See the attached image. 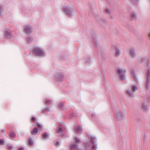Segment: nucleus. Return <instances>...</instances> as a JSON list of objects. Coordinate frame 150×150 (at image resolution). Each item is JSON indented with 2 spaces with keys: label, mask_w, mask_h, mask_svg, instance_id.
<instances>
[{
  "label": "nucleus",
  "mask_w": 150,
  "mask_h": 150,
  "mask_svg": "<svg viewBox=\"0 0 150 150\" xmlns=\"http://www.w3.org/2000/svg\"><path fill=\"white\" fill-rule=\"evenodd\" d=\"M125 70H123L122 69L118 68L117 69L116 73L121 80H124L125 79Z\"/></svg>",
  "instance_id": "1"
},
{
  "label": "nucleus",
  "mask_w": 150,
  "mask_h": 150,
  "mask_svg": "<svg viewBox=\"0 0 150 150\" xmlns=\"http://www.w3.org/2000/svg\"><path fill=\"white\" fill-rule=\"evenodd\" d=\"M62 11L64 13L70 16L72 15V13L74 11V9L71 6H64L63 7Z\"/></svg>",
  "instance_id": "2"
},
{
  "label": "nucleus",
  "mask_w": 150,
  "mask_h": 150,
  "mask_svg": "<svg viewBox=\"0 0 150 150\" xmlns=\"http://www.w3.org/2000/svg\"><path fill=\"white\" fill-rule=\"evenodd\" d=\"M115 117L117 120L120 121L124 118L125 115L121 110H117L116 111Z\"/></svg>",
  "instance_id": "3"
},
{
  "label": "nucleus",
  "mask_w": 150,
  "mask_h": 150,
  "mask_svg": "<svg viewBox=\"0 0 150 150\" xmlns=\"http://www.w3.org/2000/svg\"><path fill=\"white\" fill-rule=\"evenodd\" d=\"M146 81L145 84L146 89H148L150 87V69H147V74H146Z\"/></svg>",
  "instance_id": "4"
},
{
  "label": "nucleus",
  "mask_w": 150,
  "mask_h": 150,
  "mask_svg": "<svg viewBox=\"0 0 150 150\" xmlns=\"http://www.w3.org/2000/svg\"><path fill=\"white\" fill-rule=\"evenodd\" d=\"M23 31L27 35H30L32 32V26L29 25H25L23 26Z\"/></svg>",
  "instance_id": "5"
},
{
  "label": "nucleus",
  "mask_w": 150,
  "mask_h": 150,
  "mask_svg": "<svg viewBox=\"0 0 150 150\" xmlns=\"http://www.w3.org/2000/svg\"><path fill=\"white\" fill-rule=\"evenodd\" d=\"M33 54L39 56L43 57L45 55L44 52L38 47L35 48L33 50Z\"/></svg>",
  "instance_id": "6"
},
{
  "label": "nucleus",
  "mask_w": 150,
  "mask_h": 150,
  "mask_svg": "<svg viewBox=\"0 0 150 150\" xmlns=\"http://www.w3.org/2000/svg\"><path fill=\"white\" fill-rule=\"evenodd\" d=\"M55 78L57 81H62L63 79L64 75L62 72L57 73L55 76Z\"/></svg>",
  "instance_id": "7"
},
{
  "label": "nucleus",
  "mask_w": 150,
  "mask_h": 150,
  "mask_svg": "<svg viewBox=\"0 0 150 150\" xmlns=\"http://www.w3.org/2000/svg\"><path fill=\"white\" fill-rule=\"evenodd\" d=\"M91 142L92 143L93 145L92 146V150H96L97 145L95 144V142H97L96 138L95 137L91 136Z\"/></svg>",
  "instance_id": "8"
},
{
  "label": "nucleus",
  "mask_w": 150,
  "mask_h": 150,
  "mask_svg": "<svg viewBox=\"0 0 150 150\" xmlns=\"http://www.w3.org/2000/svg\"><path fill=\"white\" fill-rule=\"evenodd\" d=\"M129 55L133 59L135 58L136 57V54L134 49L132 48L129 49Z\"/></svg>",
  "instance_id": "9"
},
{
  "label": "nucleus",
  "mask_w": 150,
  "mask_h": 150,
  "mask_svg": "<svg viewBox=\"0 0 150 150\" xmlns=\"http://www.w3.org/2000/svg\"><path fill=\"white\" fill-rule=\"evenodd\" d=\"M92 37L93 40L94 44L95 47L96 48L97 47V40L96 39V35L94 33H93L92 35Z\"/></svg>",
  "instance_id": "10"
},
{
  "label": "nucleus",
  "mask_w": 150,
  "mask_h": 150,
  "mask_svg": "<svg viewBox=\"0 0 150 150\" xmlns=\"http://www.w3.org/2000/svg\"><path fill=\"white\" fill-rule=\"evenodd\" d=\"M74 129L77 133L79 134L81 132L82 127L80 126H75Z\"/></svg>",
  "instance_id": "11"
},
{
  "label": "nucleus",
  "mask_w": 150,
  "mask_h": 150,
  "mask_svg": "<svg viewBox=\"0 0 150 150\" xmlns=\"http://www.w3.org/2000/svg\"><path fill=\"white\" fill-rule=\"evenodd\" d=\"M70 148L71 150H77L79 148V147L77 144H72L70 145Z\"/></svg>",
  "instance_id": "12"
},
{
  "label": "nucleus",
  "mask_w": 150,
  "mask_h": 150,
  "mask_svg": "<svg viewBox=\"0 0 150 150\" xmlns=\"http://www.w3.org/2000/svg\"><path fill=\"white\" fill-rule=\"evenodd\" d=\"M142 61L143 62H144L146 64V65L148 67L149 64V60L148 58H147L146 57H143L142 58Z\"/></svg>",
  "instance_id": "13"
},
{
  "label": "nucleus",
  "mask_w": 150,
  "mask_h": 150,
  "mask_svg": "<svg viewBox=\"0 0 150 150\" xmlns=\"http://www.w3.org/2000/svg\"><path fill=\"white\" fill-rule=\"evenodd\" d=\"M33 39L32 37H28L25 40V42L28 44H30L33 41Z\"/></svg>",
  "instance_id": "14"
},
{
  "label": "nucleus",
  "mask_w": 150,
  "mask_h": 150,
  "mask_svg": "<svg viewBox=\"0 0 150 150\" xmlns=\"http://www.w3.org/2000/svg\"><path fill=\"white\" fill-rule=\"evenodd\" d=\"M130 18L132 20L136 21L137 19V16L135 13H132L130 15Z\"/></svg>",
  "instance_id": "15"
},
{
  "label": "nucleus",
  "mask_w": 150,
  "mask_h": 150,
  "mask_svg": "<svg viewBox=\"0 0 150 150\" xmlns=\"http://www.w3.org/2000/svg\"><path fill=\"white\" fill-rule=\"evenodd\" d=\"M130 74L131 76L134 79L137 80V76L136 75L134 70L132 69L130 71Z\"/></svg>",
  "instance_id": "16"
},
{
  "label": "nucleus",
  "mask_w": 150,
  "mask_h": 150,
  "mask_svg": "<svg viewBox=\"0 0 150 150\" xmlns=\"http://www.w3.org/2000/svg\"><path fill=\"white\" fill-rule=\"evenodd\" d=\"M4 35L6 36L7 38H9L11 37V34L7 30H6L4 31Z\"/></svg>",
  "instance_id": "17"
},
{
  "label": "nucleus",
  "mask_w": 150,
  "mask_h": 150,
  "mask_svg": "<svg viewBox=\"0 0 150 150\" xmlns=\"http://www.w3.org/2000/svg\"><path fill=\"white\" fill-rule=\"evenodd\" d=\"M50 111V108L48 106H47L41 110V113H44L48 112Z\"/></svg>",
  "instance_id": "18"
},
{
  "label": "nucleus",
  "mask_w": 150,
  "mask_h": 150,
  "mask_svg": "<svg viewBox=\"0 0 150 150\" xmlns=\"http://www.w3.org/2000/svg\"><path fill=\"white\" fill-rule=\"evenodd\" d=\"M42 137L44 139H46L49 138V135L47 133L45 132L42 134Z\"/></svg>",
  "instance_id": "19"
},
{
  "label": "nucleus",
  "mask_w": 150,
  "mask_h": 150,
  "mask_svg": "<svg viewBox=\"0 0 150 150\" xmlns=\"http://www.w3.org/2000/svg\"><path fill=\"white\" fill-rule=\"evenodd\" d=\"M38 129L37 127H35L31 132V134L33 135H35L38 133Z\"/></svg>",
  "instance_id": "20"
},
{
  "label": "nucleus",
  "mask_w": 150,
  "mask_h": 150,
  "mask_svg": "<svg viewBox=\"0 0 150 150\" xmlns=\"http://www.w3.org/2000/svg\"><path fill=\"white\" fill-rule=\"evenodd\" d=\"M98 22L99 24L101 25H103L105 24V21H104L103 18H100V20H98Z\"/></svg>",
  "instance_id": "21"
},
{
  "label": "nucleus",
  "mask_w": 150,
  "mask_h": 150,
  "mask_svg": "<svg viewBox=\"0 0 150 150\" xmlns=\"http://www.w3.org/2000/svg\"><path fill=\"white\" fill-rule=\"evenodd\" d=\"M116 52L115 54L116 56H118L120 55V51L119 49L117 47H115Z\"/></svg>",
  "instance_id": "22"
},
{
  "label": "nucleus",
  "mask_w": 150,
  "mask_h": 150,
  "mask_svg": "<svg viewBox=\"0 0 150 150\" xmlns=\"http://www.w3.org/2000/svg\"><path fill=\"white\" fill-rule=\"evenodd\" d=\"M9 135L10 137L11 138H15L16 136L15 133L13 132H11L10 133H9Z\"/></svg>",
  "instance_id": "23"
},
{
  "label": "nucleus",
  "mask_w": 150,
  "mask_h": 150,
  "mask_svg": "<svg viewBox=\"0 0 150 150\" xmlns=\"http://www.w3.org/2000/svg\"><path fill=\"white\" fill-rule=\"evenodd\" d=\"M63 132V130L62 128H60L57 131V133L59 134H61V135H59V136H60L61 137H62L63 136V134L62 133Z\"/></svg>",
  "instance_id": "24"
},
{
  "label": "nucleus",
  "mask_w": 150,
  "mask_h": 150,
  "mask_svg": "<svg viewBox=\"0 0 150 150\" xmlns=\"http://www.w3.org/2000/svg\"><path fill=\"white\" fill-rule=\"evenodd\" d=\"M126 94L127 95H129V97H131L132 96L133 93L129 89L127 90L126 91Z\"/></svg>",
  "instance_id": "25"
},
{
  "label": "nucleus",
  "mask_w": 150,
  "mask_h": 150,
  "mask_svg": "<svg viewBox=\"0 0 150 150\" xmlns=\"http://www.w3.org/2000/svg\"><path fill=\"white\" fill-rule=\"evenodd\" d=\"M148 108L147 105H146L144 103H143L142 105V108L144 110H146Z\"/></svg>",
  "instance_id": "26"
},
{
  "label": "nucleus",
  "mask_w": 150,
  "mask_h": 150,
  "mask_svg": "<svg viewBox=\"0 0 150 150\" xmlns=\"http://www.w3.org/2000/svg\"><path fill=\"white\" fill-rule=\"evenodd\" d=\"M54 144L57 146H59L60 144V143L57 140H56L54 141Z\"/></svg>",
  "instance_id": "27"
},
{
  "label": "nucleus",
  "mask_w": 150,
  "mask_h": 150,
  "mask_svg": "<svg viewBox=\"0 0 150 150\" xmlns=\"http://www.w3.org/2000/svg\"><path fill=\"white\" fill-rule=\"evenodd\" d=\"M97 50L98 54V55H100V53H101V55H102V59H104L105 58L103 56V53L101 52V51L98 50V49H97Z\"/></svg>",
  "instance_id": "28"
},
{
  "label": "nucleus",
  "mask_w": 150,
  "mask_h": 150,
  "mask_svg": "<svg viewBox=\"0 0 150 150\" xmlns=\"http://www.w3.org/2000/svg\"><path fill=\"white\" fill-rule=\"evenodd\" d=\"M75 141L76 144H79L81 142V140L76 137L75 138Z\"/></svg>",
  "instance_id": "29"
},
{
  "label": "nucleus",
  "mask_w": 150,
  "mask_h": 150,
  "mask_svg": "<svg viewBox=\"0 0 150 150\" xmlns=\"http://www.w3.org/2000/svg\"><path fill=\"white\" fill-rule=\"evenodd\" d=\"M85 62L86 64H89L90 63V60L89 59H85Z\"/></svg>",
  "instance_id": "30"
},
{
  "label": "nucleus",
  "mask_w": 150,
  "mask_h": 150,
  "mask_svg": "<svg viewBox=\"0 0 150 150\" xmlns=\"http://www.w3.org/2000/svg\"><path fill=\"white\" fill-rule=\"evenodd\" d=\"M132 89L134 91H135L137 90V88L136 86H132Z\"/></svg>",
  "instance_id": "31"
},
{
  "label": "nucleus",
  "mask_w": 150,
  "mask_h": 150,
  "mask_svg": "<svg viewBox=\"0 0 150 150\" xmlns=\"http://www.w3.org/2000/svg\"><path fill=\"white\" fill-rule=\"evenodd\" d=\"M105 12L106 14H110V12L109 10L107 8H106L105 9Z\"/></svg>",
  "instance_id": "32"
},
{
  "label": "nucleus",
  "mask_w": 150,
  "mask_h": 150,
  "mask_svg": "<svg viewBox=\"0 0 150 150\" xmlns=\"http://www.w3.org/2000/svg\"><path fill=\"white\" fill-rule=\"evenodd\" d=\"M64 105L63 103H60L59 105V107L60 108H62Z\"/></svg>",
  "instance_id": "33"
},
{
  "label": "nucleus",
  "mask_w": 150,
  "mask_h": 150,
  "mask_svg": "<svg viewBox=\"0 0 150 150\" xmlns=\"http://www.w3.org/2000/svg\"><path fill=\"white\" fill-rule=\"evenodd\" d=\"M51 102V100H48L47 99H46L45 103L47 104H50Z\"/></svg>",
  "instance_id": "34"
},
{
  "label": "nucleus",
  "mask_w": 150,
  "mask_h": 150,
  "mask_svg": "<svg viewBox=\"0 0 150 150\" xmlns=\"http://www.w3.org/2000/svg\"><path fill=\"white\" fill-rule=\"evenodd\" d=\"M77 117V115H75L74 113H72L70 115V117L71 118L73 117Z\"/></svg>",
  "instance_id": "35"
},
{
  "label": "nucleus",
  "mask_w": 150,
  "mask_h": 150,
  "mask_svg": "<svg viewBox=\"0 0 150 150\" xmlns=\"http://www.w3.org/2000/svg\"><path fill=\"white\" fill-rule=\"evenodd\" d=\"M5 144V142L4 141L1 139H0V145H4Z\"/></svg>",
  "instance_id": "36"
},
{
  "label": "nucleus",
  "mask_w": 150,
  "mask_h": 150,
  "mask_svg": "<svg viewBox=\"0 0 150 150\" xmlns=\"http://www.w3.org/2000/svg\"><path fill=\"white\" fill-rule=\"evenodd\" d=\"M28 144L30 145H32L33 144V142L30 139H29Z\"/></svg>",
  "instance_id": "37"
},
{
  "label": "nucleus",
  "mask_w": 150,
  "mask_h": 150,
  "mask_svg": "<svg viewBox=\"0 0 150 150\" xmlns=\"http://www.w3.org/2000/svg\"><path fill=\"white\" fill-rule=\"evenodd\" d=\"M84 145H85V147L86 149V148H87L88 147H90V146L89 144H88V143H86Z\"/></svg>",
  "instance_id": "38"
},
{
  "label": "nucleus",
  "mask_w": 150,
  "mask_h": 150,
  "mask_svg": "<svg viewBox=\"0 0 150 150\" xmlns=\"http://www.w3.org/2000/svg\"><path fill=\"white\" fill-rule=\"evenodd\" d=\"M37 126L39 128L40 130H41L42 129V127L41 125L39 124H38Z\"/></svg>",
  "instance_id": "39"
},
{
  "label": "nucleus",
  "mask_w": 150,
  "mask_h": 150,
  "mask_svg": "<svg viewBox=\"0 0 150 150\" xmlns=\"http://www.w3.org/2000/svg\"><path fill=\"white\" fill-rule=\"evenodd\" d=\"M7 148L8 149L10 150L12 149V146L11 145H8L7 146Z\"/></svg>",
  "instance_id": "40"
},
{
  "label": "nucleus",
  "mask_w": 150,
  "mask_h": 150,
  "mask_svg": "<svg viewBox=\"0 0 150 150\" xmlns=\"http://www.w3.org/2000/svg\"><path fill=\"white\" fill-rule=\"evenodd\" d=\"M130 1L133 3L136 4V3L138 1V0H130Z\"/></svg>",
  "instance_id": "41"
},
{
  "label": "nucleus",
  "mask_w": 150,
  "mask_h": 150,
  "mask_svg": "<svg viewBox=\"0 0 150 150\" xmlns=\"http://www.w3.org/2000/svg\"><path fill=\"white\" fill-rule=\"evenodd\" d=\"M129 29L130 30V31H133L134 29V28L130 26L129 28Z\"/></svg>",
  "instance_id": "42"
},
{
  "label": "nucleus",
  "mask_w": 150,
  "mask_h": 150,
  "mask_svg": "<svg viewBox=\"0 0 150 150\" xmlns=\"http://www.w3.org/2000/svg\"><path fill=\"white\" fill-rule=\"evenodd\" d=\"M36 120V119L34 117H33L32 118V120L33 122L35 121V120Z\"/></svg>",
  "instance_id": "43"
},
{
  "label": "nucleus",
  "mask_w": 150,
  "mask_h": 150,
  "mask_svg": "<svg viewBox=\"0 0 150 150\" xmlns=\"http://www.w3.org/2000/svg\"><path fill=\"white\" fill-rule=\"evenodd\" d=\"M1 10L2 8L1 6H0V16H1Z\"/></svg>",
  "instance_id": "44"
},
{
  "label": "nucleus",
  "mask_w": 150,
  "mask_h": 150,
  "mask_svg": "<svg viewBox=\"0 0 150 150\" xmlns=\"http://www.w3.org/2000/svg\"><path fill=\"white\" fill-rule=\"evenodd\" d=\"M18 150H24V148L23 147H20L18 148Z\"/></svg>",
  "instance_id": "45"
},
{
  "label": "nucleus",
  "mask_w": 150,
  "mask_h": 150,
  "mask_svg": "<svg viewBox=\"0 0 150 150\" xmlns=\"http://www.w3.org/2000/svg\"><path fill=\"white\" fill-rule=\"evenodd\" d=\"M95 115L94 114H92L91 115V117H94V116H95Z\"/></svg>",
  "instance_id": "46"
},
{
  "label": "nucleus",
  "mask_w": 150,
  "mask_h": 150,
  "mask_svg": "<svg viewBox=\"0 0 150 150\" xmlns=\"http://www.w3.org/2000/svg\"><path fill=\"white\" fill-rule=\"evenodd\" d=\"M5 132V130L4 129H3L2 131V133H4V132Z\"/></svg>",
  "instance_id": "47"
}]
</instances>
